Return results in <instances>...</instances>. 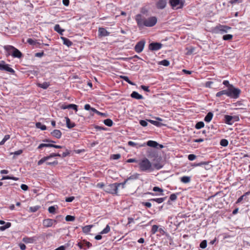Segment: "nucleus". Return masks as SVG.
I'll return each mask as SVG.
<instances>
[{"label":"nucleus","instance_id":"nucleus-15","mask_svg":"<svg viewBox=\"0 0 250 250\" xmlns=\"http://www.w3.org/2000/svg\"><path fill=\"white\" fill-rule=\"evenodd\" d=\"M51 134L54 137L60 139L62 137V132L60 130L55 129L51 132Z\"/></svg>","mask_w":250,"mask_h":250},{"label":"nucleus","instance_id":"nucleus-34","mask_svg":"<svg viewBox=\"0 0 250 250\" xmlns=\"http://www.w3.org/2000/svg\"><path fill=\"white\" fill-rule=\"evenodd\" d=\"M153 191H154V192H160V194H159V195H164V193H163L164 190H163V189L162 188H160L158 187H154L153 188Z\"/></svg>","mask_w":250,"mask_h":250},{"label":"nucleus","instance_id":"nucleus-58","mask_svg":"<svg viewBox=\"0 0 250 250\" xmlns=\"http://www.w3.org/2000/svg\"><path fill=\"white\" fill-rule=\"evenodd\" d=\"M56 156L61 157V155L59 153H53L50 154L49 156H48V157H49V159L51 158L54 157Z\"/></svg>","mask_w":250,"mask_h":250},{"label":"nucleus","instance_id":"nucleus-45","mask_svg":"<svg viewBox=\"0 0 250 250\" xmlns=\"http://www.w3.org/2000/svg\"><path fill=\"white\" fill-rule=\"evenodd\" d=\"M49 159V157L48 156L44 157L42 159H41L40 160H39L38 162V165H41L44 162H45L46 161Z\"/></svg>","mask_w":250,"mask_h":250},{"label":"nucleus","instance_id":"nucleus-12","mask_svg":"<svg viewBox=\"0 0 250 250\" xmlns=\"http://www.w3.org/2000/svg\"><path fill=\"white\" fill-rule=\"evenodd\" d=\"M146 145H147L148 146H149L150 147H154V148H158V146L160 148H162L164 147V146L162 145L159 144L156 141H152V140H149V141H147L146 143Z\"/></svg>","mask_w":250,"mask_h":250},{"label":"nucleus","instance_id":"nucleus-16","mask_svg":"<svg viewBox=\"0 0 250 250\" xmlns=\"http://www.w3.org/2000/svg\"><path fill=\"white\" fill-rule=\"evenodd\" d=\"M98 32L99 33V35L101 36L105 37L108 36L109 35V32H107V31L104 28H99Z\"/></svg>","mask_w":250,"mask_h":250},{"label":"nucleus","instance_id":"nucleus-39","mask_svg":"<svg viewBox=\"0 0 250 250\" xmlns=\"http://www.w3.org/2000/svg\"><path fill=\"white\" fill-rule=\"evenodd\" d=\"M169 63H170L168 61H167V60H163L159 62V64H161V65H164L165 66H168L169 65Z\"/></svg>","mask_w":250,"mask_h":250},{"label":"nucleus","instance_id":"nucleus-61","mask_svg":"<svg viewBox=\"0 0 250 250\" xmlns=\"http://www.w3.org/2000/svg\"><path fill=\"white\" fill-rule=\"evenodd\" d=\"M21 188L24 191H26L28 189V186L25 184H21Z\"/></svg>","mask_w":250,"mask_h":250},{"label":"nucleus","instance_id":"nucleus-30","mask_svg":"<svg viewBox=\"0 0 250 250\" xmlns=\"http://www.w3.org/2000/svg\"><path fill=\"white\" fill-rule=\"evenodd\" d=\"M139 174L138 173H135L129 177H128L126 180L128 181V180H134L137 179L139 178Z\"/></svg>","mask_w":250,"mask_h":250},{"label":"nucleus","instance_id":"nucleus-24","mask_svg":"<svg viewBox=\"0 0 250 250\" xmlns=\"http://www.w3.org/2000/svg\"><path fill=\"white\" fill-rule=\"evenodd\" d=\"M180 181L181 182L185 184L188 183L191 181V178L189 176H184L181 177Z\"/></svg>","mask_w":250,"mask_h":250},{"label":"nucleus","instance_id":"nucleus-41","mask_svg":"<svg viewBox=\"0 0 250 250\" xmlns=\"http://www.w3.org/2000/svg\"><path fill=\"white\" fill-rule=\"evenodd\" d=\"M220 144L223 146H227L229 144V142L227 140L223 139L220 141Z\"/></svg>","mask_w":250,"mask_h":250},{"label":"nucleus","instance_id":"nucleus-31","mask_svg":"<svg viewBox=\"0 0 250 250\" xmlns=\"http://www.w3.org/2000/svg\"><path fill=\"white\" fill-rule=\"evenodd\" d=\"M8 179H11L15 181H18L19 180V178L13 177V176H4L2 177L1 180H8Z\"/></svg>","mask_w":250,"mask_h":250},{"label":"nucleus","instance_id":"nucleus-20","mask_svg":"<svg viewBox=\"0 0 250 250\" xmlns=\"http://www.w3.org/2000/svg\"><path fill=\"white\" fill-rule=\"evenodd\" d=\"M131 97L133 98H134V99H136L137 100H140V99H143V97L141 95L139 94L137 92H136V91H133L131 93Z\"/></svg>","mask_w":250,"mask_h":250},{"label":"nucleus","instance_id":"nucleus-22","mask_svg":"<svg viewBox=\"0 0 250 250\" xmlns=\"http://www.w3.org/2000/svg\"><path fill=\"white\" fill-rule=\"evenodd\" d=\"M213 116V113L211 112H209L205 117L204 121L207 123L210 122L212 119Z\"/></svg>","mask_w":250,"mask_h":250},{"label":"nucleus","instance_id":"nucleus-46","mask_svg":"<svg viewBox=\"0 0 250 250\" xmlns=\"http://www.w3.org/2000/svg\"><path fill=\"white\" fill-rule=\"evenodd\" d=\"M178 193H173L170 195L169 197V199L171 201H175L177 199V195H178Z\"/></svg>","mask_w":250,"mask_h":250},{"label":"nucleus","instance_id":"nucleus-11","mask_svg":"<svg viewBox=\"0 0 250 250\" xmlns=\"http://www.w3.org/2000/svg\"><path fill=\"white\" fill-rule=\"evenodd\" d=\"M162 47V44L158 42H152L149 44V49L152 51H157L160 49Z\"/></svg>","mask_w":250,"mask_h":250},{"label":"nucleus","instance_id":"nucleus-49","mask_svg":"<svg viewBox=\"0 0 250 250\" xmlns=\"http://www.w3.org/2000/svg\"><path fill=\"white\" fill-rule=\"evenodd\" d=\"M207 242L206 240H203L201 242V243L200 244V248L202 249H205L207 247Z\"/></svg>","mask_w":250,"mask_h":250},{"label":"nucleus","instance_id":"nucleus-38","mask_svg":"<svg viewBox=\"0 0 250 250\" xmlns=\"http://www.w3.org/2000/svg\"><path fill=\"white\" fill-rule=\"evenodd\" d=\"M159 230V227L157 225H154L152 227V229L151 230V234H155L157 231Z\"/></svg>","mask_w":250,"mask_h":250},{"label":"nucleus","instance_id":"nucleus-47","mask_svg":"<svg viewBox=\"0 0 250 250\" xmlns=\"http://www.w3.org/2000/svg\"><path fill=\"white\" fill-rule=\"evenodd\" d=\"M40 208V207L38 206H34V207H31L29 208V210L31 212H35L37 211L39 208Z\"/></svg>","mask_w":250,"mask_h":250},{"label":"nucleus","instance_id":"nucleus-54","mask_svg":"<svg viewBox=\"0 0 250 250\" xmlns=\"http://www.w3.org/2000/svg\"><path fill=\"white\" fill-rule=\"evenodd\" d=\"M68 107H69V109L70 108H72L74 110H75L76 111H77L78 110V108H77L78 106L76 104H68Z\"/></svg>","mask_w":250,"mask_h":250},{"label":"nucleus","instance_id":"nucleus-64","mask_svg":"<svg viewBox=\"0 0 250 250\" xmlns=\"http://www.w3.org/2000/svg\"><path fill=\"white\" fill-rule=\"evenodd\" d=\"M141 88L143 89L144 91L146 92H149V89L148 86H145V85H141Z\"/></svg>","mask_w":250,"mask_h":250},{"label":"nucleus","instance_id":"nucleus-25","mask_svg":"<svg viewBox=\"0 0 250 250\" xmlns=\"http://www.w3.org/2000/svg\"><path fill=\"white\" fill-rule=\"evenodd\" d=\"M54 30L58 32L59 34L61 35L63 34V32L64 31V29H62L59 24H56L54 26Z\"/></svg>","mask_w":250,"mask_h":250},{"label":"nucleus","instance_id":"nucleus-44","mask_svg":"<svg viewBox=\"0 0 250 250\" xmlns=\"http://www.w3.org/2000/svg\"><path fill=\"white\" fill-rule=\"evenodd\" d=\"M51 144H50V143H48V144H40L38 146V149H41V148H42L43 147H51Z\"/></svg>","mask_w":250,"mask_h":250},{"label":"nucleus","instance_id":"nucleus-17","mask_svg":"<svg viewBox=\"0 0 250 250\" xmlns=\"http://www.w3.org/2000/svg\"><path fill=\"white\" fill-rule=\"evenodd\" d=\"M146 144L144 143L143 144L139 145L138 144L135 143L132 141H129L128 142V145L131 146L136 147V148L141 147L145 146H146Z\"/></svg>","mask_w":250,"mask_h":250},{"label":"nucleus","instance_id":"nucleus-1","mask_svg":"<svg viewBox=\"0 0 250 250\" xmlns=\"http://www.w3.org/2000/svg\"><path fill=\"white\" fill-rule=\"evenodd\" d=\"M135 20L138 26L142 28L144 26L146 27H152L155 25L157 22V19L156 17H150L147 19L142 17L140 14L136 15Z\"/></svg>","mask_w":250,"mask_h":250},{"label":"nucleus","instance_id":"nucleus-21","mask_svg":"<svg viewBox=\"0 0 250 250\" xmlns=\"http://www.w3.org/2000/svg\"><path fill=\"white\" fill-rule=\"evenodd\" d=\"M167 199V197H161L158 198H152L149 200V201L152 202H156L158 204H161L163 203L164 201Z\"/></svg>","mask_w":250,"mask_h":250},{"label":"nucleus","instance_id":"nucleus-59","mask_svg":"<svg viewBox=\"0 0 250 250\" xmlns=\"http://www.w3.org/2000/svg\"><path fill=\"white\" fill-rule=\"evenodd\" d=\"M74 198L75 197L74 196L67 197L65 199V201L67 202H71L74 200Z\"/></svg>","mask_w":250,"mask_h":250},{"label":"nucleus","instance_id":"nucleus-9","mask_svg":"<svg viewBox=\"0 0 250 250\" xmlns=\"http://www.w3.org/2000/svg\"><path fill=\"white\" fill-rule=\"evenodd\" d=\"M225 123L228 125H231L235 121H238L239 118L237 116H232L230 115H226L224 117Z\"/></svg>","mask_w":250,"mask_h":250},{"label":"nucleus","instance_id":"nucleus-4","mask_svg":"<svg viewBox=\"0 0 250 250\" xmlns=\"http://www.w3.org/2000/svg\"><path fill=\"white\" fill-rule=\"evenodd\" d=\"M228 97L233 99H237L239 97L241 90L238 88L234 87L233 85H231L228 88Z\"/></svg>","mask_w":250,"mask_h":250},{"label":"nucleus","instance_id":"nucleus-8","mask_svg":"<svg viewBox=\"0 0 250 250\" xmlns=\"http://www.w3.org/2000/svg\"><path fill=\"white\" fill-rule=\"evenodd\" d=\"M0 70L7 71L11 74H14L15 73L14 70L13 68L10 67L9 64H5L4 61L0 62Z\"/></svg>","mask_w":250,"mask_h":250},{"label":"nucleus","instance_id":"nucleus-62","mask_svg":"<svg viewBox=\"0 0 250 250\" xmlns=\"http://www.w3.org/2000/svg\"><path fill=\"white\" fill-rule=\"evenodd\" d=\"M22 153V150L20 149L17 151H15L13 154L15 155H19Z\"/></svg>","mask_w":250,"mask_h":250},{"label":"nucleus","instance_id":"nucleus-27","mask_svg":"<svg viewBox=\"0 0 250 250\" xmlns=\"http://www.w3.org/2000/svg\"><path fill=\"white\" fill-rule=\"evenodd\" d=\"M152 166L153 168L154 167L155 169L159 170L163 167L164 165L162 163L158 162L154 163Z\"/></svg>","mask_w":250,"mask_h":250},{"label":"nucleus","instance_id":"nucleus-13","mask_svg":"<svg viewBox=\"0 0 250 250\" xmlns=\"http://www.w3.org/2000/svg\"><path fill=\"white\" fill-rule=\"evenodd\" d=\"M54 223H57L56 220L51 219H46L43 220L42 224L45 228H49L51 227Z\"/></svg>","mask_w":250,"mask_h":250},{"label":"nucleus","instance_id":"nucleus-56","mask_svg":"<svg viewBox=\"0 0 250 250\" xmlns=\"http://www.w3.org/2000/svg\"><path fill=\"white\" fill-rule=\"evenodd\" d=\"M196 158V156L194 154H189L188 156V159L190 161H193Z\"/></svg>","mask_w":250,"mask_h":250},{"label":"nucleus","instance_id":"nucleus-43","mask_svg":"<svg viewBox=\"0 0 250 250\" xmlns=\"http://www.w3.org/2000/svg\"><path fill=\"white\" fill-rule=\"evenodd\" d=\"M83 248H85L86 249V248H90V247H91L92 246V244L91 243H90L89 242H88V241H86V240H83Z\"/></svg>","mask_w":250,"mask_h":250},{"label":"nucleus","instance_id":"nucleus-7","mask_svg":"<svg viewBox=\"0 0 250 250\" xmlns=\"http://www.w3.org/2000/svg\"><path fill=\"white\" fill-rule=\"evenodd\" d=\"M118 189V185L116 183H114L105 186L104 190L106 192L112 194H117Z\"/></svg>","mask_w":250,"mask_h":250},{"label":"nucleus","instance_id":"nucleus-53","mask_svg":"<svg viewBox=\"0 0 250 250\" xmlns=\"http://www.w3.org/2000/svg\"><path fill=\"white\" fill-rule=\"evenodd\" d=\"M147 120H146V121H145V120H140V121L139 123H140V124L142 126H144V127H145V126H146L147 125H148V124H147Z\"/></svg>","mask_w":250,"mask_h":250},{"label":"nucleus","instance_id":"nucleus-52","mask_svg":"<svg viewBox=\"0 0 250 250\" xmlns=\"http://www.w3.org/2000/svg\"><path fill=\"white\" fill-rule=\"evenodd\" d=\"M127 182V180L125 179L124 182L123 183H116V184H117V185H118V188L120 187V186H122V188H125V184L126 183V182Z\"/></svg>","mask_w":250,"mask_h":250},{"label":"nucleus","instance_id":"nucleus-18","mask_svg":"<svg viewBox=\"0 0 250 250\" xmlns=\"http://www.w3.org/2000/svg\"><path fill=\"white\" fill-rule=\"evenodd\" d=\"M37 85L39 87L42 88L43 89H46L49 86L50 84L49 82H45L42 83H37Z\"/></svg>","mask_w":250,"mask_h":250},{"label":"nucleus","instance_id":"nucleus-63","mask_svg":"<svg viewBox=\"0 0 250 250\" xmlns=\"http://www.w3.org/2000/svg\"><path fill=\"white\" fill-rule=\"evenodd\" d=\"M44 55L43 52L36 53L35 55V57H42Z\"/></svg>","mask_w":250,"mask_h":250},{"label":"nucleus","instance_id":"nucleus-10","mask_svg":"<svg viewBox=\"0 0 250 250\" xmlns=\"http://www.w3.org/2000/svg\"><path fill=\"white\" fill-rule=\"evenodd\" d=\"M145 44V42L144 41L138 42L134 48L135 51L138 53H141L144 49Z\"/></svg>","mask_w":250,"mask_h":250},{"label":"nucleus","instance_id":"nucleus-33","mask_svg":"<svg viewBox=\"0 0 250 250\" xmlns=\"http://www.w3.org/2000/svg\"><path fill=\"white\" fill-rule=\"evenodd\" d=\"M22 240L26 243H32L34 241V239L32 237H24Z\"/></svg>","mask_w":250,"mask_h":250},{"label":"nucleus","instance_id":"nucleus-50","mask_svg":"<svg viewBox=\"0 0 250 250\" xmlns=\"http://www.w3.org/2000/svg\"><path fill=\"white\" fill-rule=\"evenodd\" d=\"M70 150H69L67 149H65V151L62 153V157L63 158L66 157L70 154Z\"/></svg>","mask_w":250,"mask_h":250},{"label":"nucleus","instance_id":"nucleus-3","mask_svg":"<svg viewBox=\"0 0 250 250\" xmlns=\"http://www.w3.org/2000/svg\"><path fill=\"white\" fill-rule=\"evenodd\" d=\"M4 49L7 51L9 55H11L14 58H21L22 55L18 49L12 45H5Z\"/></svg>","mask_w":250,"mask_h":250},{"label":"nucleus","instance_id":"nucleus-2","mask_svg":"<svg viewBox=\"0 0 250 250\" xmlns=\"http://www.w3.org/2000/svg\"><path fill=\"white\" fill-rule=\"evenodd\" d=\"M138 165L140 170L142 171L149 172L154 170L152 164L147 158L140 161Z\"/></svg>","mask_w":250,"mask_h":250},{"label":"nucleus","instance_id":"nucleus-29","mask_svg":"<svg viewBox=\"0 0 250 250\" xmlns=\"http://www.w3.org/2000/svg\"><path fill=\"white\" fill-rule=\"evenodd\" d=\"M120 78L121 79H122L123 80H124V81H125V82H126L127 83H128L129 84H130L132 85H135V83H133L132 82H131V81L129 80L128 77H127L126 76H121Z\"/></svg>","mask_w":250,"mask_h":250},{"label":"nucleus","instance_id":"nucleus-36","mask_svg":"<svg viewBox=\"0 0 250 250\" xmlns=\"http://www.w3.org/2000/svg\"><path fill=\"white\" fill-rule=\"evenodd\" d=\"M110 228L108 225H107L106 227L100 232V234H106L109 232Z\"/></svg>","mask_w":250,"mask_h":250},{"label":"nucleus","instance_id":"nucleus-6","mask_svg":"<svg viewBox=\"0 0 250 250\" xmlns=\"http://www.w3.org/2000/svg\"><path fill=\"white\" fill-rule=\"evenodd\" d=\"M169 4L173 9L182 8L184 5L185 0H169Z\"/></svg>","mask_w":250,"mask_h":250},{"label":"nucleus","instance_id":"nucleus-14","mask_svg":"<svg viewBox=\"0 0 250 250\" xmlns=\"http://www.w3.org/2000/svg\"><path fill=\"white\" fill-rule=\"evenodd\" d=\"M167 0H159L156 3V7L159 9H164L167 3Z\"/></svg>","mask_w":250,"mask_h":250},{"label":"nucleus","instance_id":"nucleus-55","mask_svg":"<svg viewBox=\"0 0 250 250\" xmlns=\"http://www.w3.org/2000/svg\"><path fill=\"white\" fill-rule=\"evenodd\" d=\"M27 42L31 45H35L36 44V41H35L32 39H28Z\"/></svg>","mask_w":250,"mask_h":250},{"label":"nucleus","instance_id":"nucleus-19","mask_svg":"<svg viewBox=\"0 0 250 250\" xmlns=\"http://www.w3.org/2000/svg\"><path fill=\"white\" fill-rule=\"evenodd\" d=\"M61 39L63 41V43L64 45H66L68 47H69L72 45V42L69 39L63 37H61Z\"/></svg>","mask_w":250,"mask_h":250},{"label":"nucleus","instance_id":"nucleus-26","mask_svg":"<svg viewBox=\"0 0 250 250\" xmlns=\"http://www.w3.org/2000/svg\"><path fill=\"white\" fill-rule=\"evenodd\" d=\"M228 89H227L226 90H223L222 91L218 92L216 94V96L217 97H220L221 96H222L223 95H226L228 96Z\"/></svg>","mask_w":250,"mask_h":250},{"label":"nucleus","instance_id":"nucleus-5","mask_svg":"<svg viewBox=\"0 0 250 250\" xmlns=\"http://www.w3.org/2000/svg\"><path fill=\"white\" fill-rule=\"evenodd\" d=\"M231 29V27L227 25L219 24L215 26L213 29V31L216 34H223L227 33L228 30Z\"/></svg>","mask_w":250,"mask_h":250},{"label":"nucleus","instance_id":"nucleus-48","mask_svg":"<svg viewBox=\"0 0 250 250\" xmlns=\"http://www.w3.org/2000/svg\"><path fill=\"white\" fill-rule=\"evenodd\" d=\"M75 217L74 216H71L68 215L65 217V220L66 221H73L75 220Z\"/></svg>","mask_w":250,"mask_h":250},{"label":"nucleus","instance_id":"nucleus-57","mask_svg":"<svg viewBox=\"0 0 250 250\" xmlns=\"http://www.w3.org/2000/svg\"><path fill=\"white\" fill-rule=\"evenodd\" d=\"M206 164H204V168L206 170H208L211 168V166L208 165V162H205Z\"/></svg>","mask_w":250,"mask_h":250},{"label":"nucleus","instance_id":"nucleus-51","mask_svg":"<svg viewBox=\"0 0 250 250\" xmlns=\"http://www.w3.org/2000/svg\"><path fill=\"white\" fill-rule=\"evenodd\" d=\"M56 208L54 206H51L48 208V211L50 213H55Z\"/></svg>","mask_w":250,"mask_h":250},{"label":"nucleus","instance_id":"nucleus-40","mask_svg":"<svg viewBox=\"0 0 250 250\" xmlns=\"http://www.w3.org/2000/svg\"><path fill=\"white\" fill-rule=\"evenodd\" d=\"M233 38V36L230 34L225 35L223 36V39L225 41L231 40Z\"/></svg>","mask_w":250,"mask_h":250},{"label":"nucleus","instance_id":"nucleus-42","mask_svg":"<svg viewBox=\"0 0 250 250\" xmlns=\"http://www.w3.org/2000/svg\"><path fill=\"white\" fill-rule=\"evenodd\" d=\"M204 123L203 122H199L195 125V128L199 129L204 126Z\"/></svg>","mask_w":250,"mask_h":250},{"label":"nucleus","instance_id":"nucleus-37","mask_svg":"<svg viewBox=\"0 0 250 250\" xmlns=\"http://www.w3.org/2000/svg\"><path fill=\"white\" fill-rule=\"evenodd\" d=\"M11 226V224L10 222H7L6 223V224L4 226H1L0 227V230L1 231H3L5 230L6 229L10 228Z\"/></svg>","mask_w":250,"mask_h":250},{"label":"nucleus","instance_id":"nucleus-35","mask_svg":"<svg viewBox=\"0 0 250 250\" xmlns=\"http://www.w3.org/2000/svg\"><path fill=\"white\" fill-rule=\"evenodd\" d=\"M104 123L108 126H111L113 125V121L110 119H107L104 121Z\"/></svg>","mask_w":250,"mask_h":250},{"label":"nucleus","instance_id":"nucleus-28","mask_svg":"<svg viewBox=\"0 0 250 250\" xmlns=\"http://www.w3.org/2000/svg\"><path fill=\"white\" fill-rule=\"evenodd\" d=\"M92 225H87L83 228V231L85 233H88L92 227Z\"/></svg>","mask_w":250,"mask_h":250},{"label":"nucleus","instance_id":"nucleus-60","mask_svg":"<svg viewBox=\"0 0 250 250\" xmlns=\"http://www.w3.org/2000/svg\"><path fill=\"white\" fill-rule=\"evenodd\" d=\"M153 125H154L157 127H160L162 125H164L162 123H160V122L155 121Z\"/></svg>","mask_w":250,"mask_h":250},{"label":"nucleus","instance_id":"nucleus-23","mask_svg":"<svg viewBox=\"0 0 250 250\" xmlns=\"http://www.w3.org/2000/svg\"><path fill=\"white\" fill-rule=\"evenodd\" d=\"M66 126L68 128H72L75 126V124L74 123H71L70 120L68 117H65Z\"/></svg>","mask_w":250,"mask_h":250},{"label":"nucleus","instance_id":"nucleus-32","mask_svg":"<svg viewBox=\"0 0 250 250\" xmlns=\"http://www.w3.org/2000/svg\"><path fill=\"white\" fill-rule=\"evenodd\" d=\"M36 126L38 128L41 129L42 130H44L46 129V127L45 125H42L40 122H38L36 124Z\"/></svg>","mask_w":250,"mask_h":250}]
</instances>
